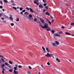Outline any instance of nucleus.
<instances>
[{
  "label": "nucleus",
  "mask_w": 74,
  "mask_h": 74,
  "mask_svg": "<svg viewBox=\"0 0 74 74\" xmlns=\"http://www.w3.org/2000/svg\"><path fill=\"white\" fill-rule=\"evenodd\" d=\"M27 17L30 21H33V18H32L33 16L32 14H30L28 16H27Z\"/></svg>",
  "instance_id": "nucleus-1"
},
{
  "label": "nucleus",
  "mask_w": 74,
  "mask_h": 74,
  "mask_svg": "<svg viewBox=\"0 0 74 74\" xmlns=\"http://www.w3.org/2000/svg\"><path fill=\"white\" fill-rule=\"evenodd\" d=\"M44 26V27L43 29H46V30H47V31H51V29H50V28L48 27V24H47Z\"/></svg>",
  "instance_id": "nucleus-2"
},
{
  "label": "nucleus",
  "mask_w": 74,
  "mask_h": 74,
  "mask_svg": "<svg viewBox=\"0 0 74 74\" xmlns=\"http://www.w3.org/2000/svg\"><path fill=\"white\" fill-rule=\"evenodd\" d=\"M45 56H47V57H52L53 58L55 59V58H54V56H53V55L52 54H49L48 53H47V54L45 55Z\"/></svg>",
  "instance_id": "nucleus-3"
},
{
  "label": "nucleus",
  "mask_w": 74,
  "mask_h": 74,
  "mask_svg": "<svg viewBox=\"0 0 74 74\" xmlns=\"http://www.w3.org/2000/svg\"><path fill=\"white\" fill-rule=\"evenodd\" d=\"M40 19L41 22H42V23L43 25H44V26L45 25H47V23L45 22L44 21V20H43V19H42L41 18H40Z\"/></svg>",
  "instance_id": "nucleus-4"
},
{
  "label": "nucleus",
  "mask_w": 74,
  "mask_h": 74,
  "mask_svg": "<svg viewBox=\"0 0 74 74\" xmlns=\"http://www.w3.org/2000/svg\"><path fill=\"white\" fill-rule=\"evenodd\" d=\"M50 44L51 45H53V46H55V47L57 46V45H56V43L51 42Z\"/></svg>",
  "instance_id": "nucleus-5"
},
{
  "label": "nucleus",
  "mask_w": 74,
  "mask_h": 74,
  "mask_svg": "<svg viewBox=\"0 0 74 74\" xmlns=\"http://www.w3.org/2000/svg\"><path fill=\"white\" fill-rule=\"evenodd\" d=\"M14 74H18V71H16L15 70H14V72H13Z\"/></svg>",
  "instance_id": "nucleus-6"
},
{
  "label": "nucleus",
  "mask_w": 74,
  "mask_h": 74,
  "mask_svg": "<svg viewBox=\"0 0 74 74\" xmlns=\"http://www.w3.org/2000/svg\"><path fill=\"white\" fill-rule=\"evenodd\" d=\"M54 36H56V37H57V36H58V37H60V35L58 34L57 33H54Z\"/></svg>",
  "instance_id": "nucleus-7"
},
{
  "label": "nucleus",
  "mask_w": 74,
  "mask_h": 74,
  "mask_svg": "<svg viewBox=\"0 0 74 74\" xmlns=\"http://www.w3.org/2000/svg\"><path fill=\"white\" fill-rule=\"evenodd\" d=\"M52 33H53V34H54V33H55V32H56V31H55V30L53 29L52 30L50 31Z\"/></svg>",
  "instance_id": "nucleus-8"
},
{
  "label": "nucleus",
  "mask_w": 74,
  "mask_h": 74,
  "mask_svg": "<svg viewBox=\"0 0 74 74\" xmlns=\"http://www.w3.org/2000/svg\"><path fill=\"white\" fill-rule=\"evenodd\" d=\"M39 25V26H41L42 29H44V26H42V24H41V23H40Z\"/></svg>",
  "instance_id": "nucleus-9"
},
{
  "label": "nucleus",
  "mask_w": 74,
  "mask_h": 74,
  "mask_svg": "<svg viewBox=\"0 0 74 74\" xmlns=\"http://www.w3.org/2000/svg\"><path fill=\"white\" fill-rule=\"evenodd\" d=\"M34 3H35V4H37V5H39V3H37V1H34Z\"/></svg>",
  "instance_id": "nucleus-10"
},
{
  "label": "nucleus",
  "mask_w": 74,
  "mask_h": 74,
  "mask_svg": "<svg viewBox=\"0 0 74 74\" xmlns=\"http://www.w3.org/2000/svg\"><path fill=\"white\" fill-rule=\"evenodd\" d=\"M29 10H30V12H32L33 13V9H32L31 8H29Z\"/></svg>",
  "instance_id": "nucleus-11"
},
{
  "label": "nucleus",
  "mask_w": 74,
  "mask_h": 74,
  "mask_svg": "<svg viewBox=\"0 0 74 74\" xmlns=\"http://www.w3.org/2000/svg\"><path fill=\"white\" fill-rule=\"evenodd\" d=\"M55 42L56 43L57 45H59V42H58L57 41H56Z\"/></svg>",
  "instance_id": "nucleus-12"
},
{
  "label": "nucleus",
  "mask_w": 74,
  "mask_h": 74,
  "mask_svg": "<svg viewBox=\"0 0 74 74\" xmlns=\"http://www.w3.org/2000/svg\"><path fill=\"white\" fill-rule=\"evenodd\" d=\"M46 14L47 15H48V16H50V14H49V13L47 12H46Z\"/></svg>",
  "instance_id": "nucleus-13"
},
{
  "label": "nucleus",
  "mask_w": 74,
  "mask_h": 74,
  "mask_svg": "<svg viewBox=\"0 0 74 74\" xmlns=\"http://www.w3.org/2000/svg\"><path fill=\"white\" fill-rule=\"evenodd\" d=\"M8 62L10 64H12V63H13V62L10 60Z\"/></svg>",
  "instance_id": "nucleus-14"
},
{
  "label": "nucleus",
  "mask_w": 74,
  "mask_h": 74,
  "mask_svg": "<svg viewBox=\"0 0 74 74\" xmlns=\"http://www.w3.org/2000/svg\"><path fill=\"white\" fill-rule=\"evenodd\" d=\"M56 60L58 62H60V60L58 58H57L56 59Z\"/></svg>",
  "instance_id": "nucleus-15"
},
{
  "label": "nucleus",
  "mask_w": 74,
  "mask_h": 74,
  "mask_svg": "<svg viewBox=\"0 0 74 74\" xmlns=\"http://www.w3.org/2000/svg\"><path fill=\"white\" fill-rule=\"evenodd\" d=\"M65 34H67V35H71L70 33L67 32H65Z\"/></svg>",
  "instance_id": "nucleus-16"
},
{
  "label": "nucleus",
  "mask_w": 74,
  "mask_h": 74,
  "mask_svg": "<svg viewBox=\"0 0 74 74\" xmlns=\"http://www.w3.org/2000/svg\"><path fill=\"white\" fill-rule=\"evenodd\" d=\"M0 66H1V67H4V66H5V65L4 64H3L2 65H0Z\"/></svg>",
  "instance_id": "nucleus-17"
},
{
  "label": "nucleus",
  "mask_w": 74,
  "mask_h": 74,
  "mask_svg": "<svg viewBox=\"0 0 74 74\" xmlns=\"http://www.w3.org/2000/svg\"><path fill=\"white\" fill-rule=\"evenodd\" d=\"M39 7L40 8H43V6L41 5H40L39 6Z\"/></svg>",
  "instance_id": "nucleus-18"
},
{
  "label": "nucleus",
  "mask_w": 74,
  "mask_h": 74,
  "mask_svg": "<svg viewBox=\"0 0 74 74\" xmlns=\"http://www.w3.org/2000/svg\"><path fill=\"white\" fill-rule=\"evenodd\" d=\"M5 65H6V66H9V64H8V63H7V62H5Z\"/></svg>",
  "instance_id": "nucleus-19"
},
{
  "label": "nucleus",
  "mask_w": 74,
  "mask_h": 74,
  "mask_svg": "<svg viewBox=\"0 0 74 74\" xmlns=\"http://www.w3.org/2000/svg\"><path fill=\"white\" fill-rule=\"evenodd\" d=\"M24 14H26L27 16V15H28L29 14V13H28L27 12H26L24 13Z\"/></svg>",
  "instance_id": "nucleus-20"
},
{
  "label": "nucleus",
  "mask_w": 74,
  "mask_h": 74,
  "mask_svg": "<svg viewBox=\"0 0 74 74\" xmlns=\"http://www.w3.org/2000/svg\"><path fill=\"white\" fill-rule=\"evenodd\" d=\"M33 12L34 13V14H35V15H37V12H36L34 11Z\"/></svg>",
  "instance_id": "nucleus-21"
},
{
  "label": "nucleus",
  "mask_w": 74,
  "mask_h": 74,
  "mask_svg": "<svg viewBox=\"0 0 74 74\" xmlns=\"http://www.w3.org/2000/svg\"><path fill=\"white\" fill-rule=\"evenodd\" d=\"M12 70H13V69H10L9 70V71H10V72H11V73H12Z\"/></svg>",
  "instance_id": "nucleus-22"
},
{
  "label": "nucleus",
  "mask_w": 74,
  "mask_h": 74,
  "mask_svg": "<svg viewBox=\"0 0 74 74\" xmlns=\"http://www.w3.org/2000/svg\"><path fill=\"white\" fill-rule=\"evenodd\" d=\"M1 61H2V62H5L4 61V59H3V58H1Z\"/></svg>",
  "instance_id": "nucleus-23"
},
{
  "label": "nucleus",
  "mask_w": 74,
  "mask_h": 74,
  "mask_svg": "<svg viewBox=\"0 0 74 74\" xmlns=\"http://www.w3.org/2000/svg\"><path fill=\"white\" fill-rule=\"evenodd\" d=\"M18 67L19 69H21V68H22V66H21V65H18Z\"/></svg>",
  "instance_id": "nucleus-24"
},
{
  "label": "nucleus",
  "mask_w": 74,
  "mask_h": 74,
  "mask_svg": "<svg viewBox=\"0 0 74 74\" xmlns=\"http://www.w3.org/2000/svg\"><path fill=\"white\" fill-rule=\"evenodd\" d=\"M10 20H11L12 21H13V18H12V17H10Z\"/></svg>",
  "instance_id": "nucleus-25"
},
{
  "label": "nucleus",
  "mask_w": 74,
  "mask_h": 74,
  "mask_svg": "<svg viewBox=\"0 0 74 74\" xmlns=\"http://www.w3.org/2000/svg\"><path fill=\"white\" fill-rule=\"evenodd\" d=\"M42 49H43L44 51H45V48H44V47H42Z\"/></svg>",
  "instance_id": "nucleus-26"
},
{
  "label": "nucleus",
  "mask_w": 74,
  "mask_h": 74,
  "mask_svg": "<svg viewBox=\"0 0 74 74\" xmlns=\"http://www.w3.org/2000/svg\"><path fill=\"white\" fill-rule=\"evenodd\" d=\"M10 25L12 26H13L14 25V23H11Z\"/></svg>",
  "instance_id": "nucleus-27"
},
{
  "label": "nucleus",
  "mask_w": 74,
  "mask_h": 74,
  "mask_svg": "<svg viewBox=\"0 0 74 74\" xmlns=\"http://www.w3.org/2000/svg\"><path fill=\"white\" fill-rule=\"evenodd\" d=\"M46 51H47V52H49V50H48V49L47 48H46Z\"/></svg>",
  "instance_id": "nucleus-28"
},
{
  "label": "nucleus",
  "mask_w": 74,
  "mask_h": 74,
  "mask_svg": "<svg viewBox=\"0 0 74 74\" xmlns=\"http://www.w3.org/2000/svg\"><path fill=\"white\" fill-rule=\"evenodd\" d=\"M19 18H16V21H17V22H19Z\"/></svg>",
  "instance_id": "nucleus-29"
},
{
  "label": "nucleus",
  "mask_w": 74,
  "mask_h": 74,
  "mask_svg": "<svg viewBox=\"0 0 74 74\" xmlns=\"http://www.w3.org/2000/svg\"><path fill=\"white\" fill-rule=\"evenodd\" d=\"M45 8L46 10H48V6H46Z\"/></svg>",
  "instance_id": "nucleus-30"
},
{
  "label": "nucleus",
  "mask_w": 74,
  "mask_h": 74,
  "mask_svg": "<svg viewBox=\"0 0 74 74\" xmlns=\"http://www.w3.org/2000/svg\"><path fill=\"white\" fill-rule=\"evenodd\" d=\"M17 69V67H14V70H16V69Z\"/></svg>",
  "instance_id": "nucleus-31"
},
{
  "label": "nucleus",
  "mask_w": 74,
  "mask_h": 74,
  "mask_svg": "<svg viewBox=\"0 0 74 74\" xmlns=\"http://www.w3.org/2000/svg\"><path fill=\"white\" fill-rule=\"evenodd\" d=\"M22 10H23V8H22V7L20 8V11H22Z\"/></svg>",
  "instance_id": "nucleus-32"
},
{
  "label": "nucleus",
  "mask_w": 74,
  "mask_h": 74,
  "mask_svg": "<svg viewBox=\"0 0 74 74\" xmlns=\"http://www.w3.org/2000/svg\"><path fill=\"white\" fill-rule=\"evenodd\" d=\"M3 1H4V2H5V3H8V2L6 1V0H4Z\"/></svg>",
  "instance_id": "nucleus-33"
},
{
  "label": "nucleus",
  "mask_w": 74,
  "mask_h": 74,
  "mask_svg": "<svg viewBox=\"0 0 74 74\" xmlns=\"http://www.w3.org/2000/svg\"><path fill=\"white\" fill-rule=\"evenodd\" d=\"M34 21H35V22H37V19L34 18Z\"/></svg>",
  "instance_id": "nucleus-34"
},
{
  "label": "nucleus",
  "mask_w": 74,
  "mask_h": 74,
  "mask_svg": "<svg viewBox=\"0 0 74 74\" xmlns=\"http://www.w3.org/2000/svg\"><path fill=\"white\" fill-rule=\"evenodd\" d=\"M47 65L48 66H49V65H50V63H49V62H48L47 63Z\"/></svg>",
  "instance_id": "nucleus-35"
},
{
  "label": "nucleus",
  "mask_w": 74,
  "mask_h": 74,
  "mask_svg": "<svg viewBox=\"0 0 74 74\" xmlns=\"http://www.w3.org/2000/svg\"><path fill=\"white\" fill-rule=\"evenodd\" d=\"M43 2L44 3H46V0H42Z\"/></svg>",
  "instance_id": "nucleus-36"
},
{
  "label": "nucleus",
  "mask_w": 74,
  "mask_h": 74,
  "mask_svg": "<svg viewBox=\"0 0 74 74\" xmlns=\"http://www.w3.org/2000/svg\"><path fill=\"white\" fill-rule=\"evenodd\" d=\"M13 8H14V10H16V9H17V8H15V7H13Z\"/></svg>",
  "instance_id": "nucleus-37"
},
{
  "label": "nucleus",
  "mask_w": 74,
  "mask_h": 74,
  "mask_svg": "<svg viewBox=\"0 0 74 74\" xmlns=\"http://www.w3.org/2000/svg\"><path fill=\"white\" fill-rule=\"evenodd\" d=\"M28 67L29 68V69H30V70H31L32 69V67H31V66H29Z\"/></svg>",
  "instance_id": "nucleus-38"
},
{
  "label": "nucleus",
  "mask_w": 74,
  "mask_h": 74,
  "mask_svg": "<svg viewBox=\"0 0 74 74\" xmlns=\"http://www.w3.org/2000/svg\"><path fill=\"white\" fill-rule=\"evenodd\" d=\"M0 4H1V5H3V2H2V1H1L0 2Z\"/></svg>",
  "instance_id": "nucleus-39"
},
{
  "label": "nucleus",
  "mask_w": 74,
  "mask_h": 74,
  "mask_svg": "<svg viewBox=\"0 0 74 74\" xmlns=\"http://www.w3.org/2000/svg\"><path fill=\"white\" fill-rule=\"evenodd\" d=\"M71 25L72 26H73V25H74V23H72L71 24Z\"/></svg>",
  "instance_id": "nucleus-40"
},
{
  "label": "nucleus",
  "mask_w": 74,
  "mask_h": 74,
  "mask_svg": "<svg viewBox=\"0 0 74 74\" xmlns=\"http://www.w3.org/2000/svg\"><path fill=\"white\" fill-rule=\"evenodd\" d=\"M41 67H42V68H43V69H45V67H44V66H43L42 65H41Z\"/></svg>",
  "instance_id": "nucleus-41"
},
{
  "label": "nucleus",
  "mask_w": 74,
  "mask_h": 74,
  "mask_svg": "<svg viewBox=\"0 0 74 74\" xmlns=\"http://www.w3.org/2000/svg\"><path fill=\"white\" fill-rule=\"evenodd\" d=\"M46 21H47V22H48L49 21V20H48V19L47 18H46Z\"/></svg>",
  "instance_id": "nucleus-42"
},
{
  "label": "nucleus",
  "mask_w": 74,
  "mask_h": 74,
  "mask_svg": "<svg viewBox=\"0 0 74 74\" xmlns=\"http://www.w3.org/2000/svg\"><path fill=\"white\" fill-rule=\"evenodd\" d=\"M62 33H63V32H62V31H61L60 32H59L58 34H62Z\"/></svg>",
  "instance_id": "nucleus-43"
},
{
  "label": "nucleus",
  "mask_w": 74,
  "mask_h": 74,
  "mask_svg": "<svg viewBox=\"0 0 74 74\" xmlns=\"http://www.w3.org/2000/svg\"><path fill=\"white\" fill-rule=\"evenodd\" d=\"M26 11V10H23L22 11V12H25Z\"/></svg>",
  "instance_id": "nucleus-44"
},
{
  "label": "nucleus",
  "mask_w": 74,
  "mask_h": 74,
  "mask_svg": "<svg viewBox=\"0 0 74 74\" xmlns=\"http://www.w3.org/2000/svg\"><path fill=\"white\" fill-rule=\"evenodd\" d=\"M54 22V20H51V23H53Z\"/></svg>",
  "instance_id": "nucleus-45"
},
{
  "label": "nucleus",
  "mask_w": 74,
  "mask_h": 74,
  "mask_svg": "<svg viewBox=\"0 0 74 74\" xmlns=\"http://www.w3.org/2000/svg\"><path fill=\"white\" fill-rule=\"evenodd\" d=\"M44 6H46V5H47V3H44Z\"/></svg>",
  "instance_id": "nucleus-46"
},
{
  "label": "nucleus",
  "mask_w": 74,
  "mask_h": 74,
  "mask_svg": "<svg viewBox=\"0 0 74 74\" xmlns=\"http://www.w3.org/2000/svg\"><path fill=\"white\" fill-rule=\"evenodd\" d=\"M3 6H0V8L2 9L3 8Z\"/></svg>",
  "instance_id": "nucleus-47"
},
{
  "label": "nucleus",
  "mask_w": 74,
  "mask_h": 74,
  "mask_svg": "<svg viewBox=\"0 0 74 74\" xmlns=\"http://www.w3.org/2000/svg\"><path fill=\"white\" fill-rule=\"evenodd\" d=\"M48 22L49 23V24H50V25H51V21H49Z\"/></svg>",
  "instance_id": "nucleus-48"
},
{
  "label": "nucleus",
  "mask_w": 74,
  "mask_h": 74,
  "mask_svg": "<svg viewBox=\"0 0 74 74\" xmlns=\"http://www.w3.org/2000/svg\"><path fill=\"white\" fill-rule=\"evenodd\" d=\"M3 16V14L2 13L0 14V16Z\"/></svg>",
  "instance_id": "nucleus-49"
},
{
  "label": "nucleus",
  "mask_w": 74,
  "mask_h": 74,
  "mask_svg": "<svg viewBox=\"0 0 74 74\" xmlns=\"http://www.w3.org/2000/svg\"><path fill=\"white\" fill-rule=\"evenodd\" d=\"M61 28H62V29H64V27L63 26H62L61 27Z\"/></svg>",
  "instance_id": "nucleus-50"
},
{
  "label": "nucleus",
  "mask_w": 74,
  "mask_h": 74,
  "mask_svg": "<svg viewBox=\"0 0 74 74\" xmlns=\"http://www.w3.org/2000/svg\"><path fill=\"white\" fill-rule=\"evenodd\" d=\"M20 13L21 14V15H23V12H20Z\"/></svg>",
  "instance_id": "nucleus-51"
},
{
  "label": "nucleus",
  "mask_w": 74,
  "mask_h": 74,
  "mask_svg": "<svg viewBox=\"0 0 74 74\" xmlns=\"http://www.w3.org/2000/svg\"><path fill=\"white\" fill-rule=\"evenodd\" d=\"M1 62H2V61L0 60V63H1V64H2V63H1Z\"/></svg>",
  "instance_id": "nucleus-52"
},
{
  "label": "nucleus",
  "mask_w": 74,
  "mask_h": 74,
  "mask_svg": "<svg viewBox=\"0 0 74 74\" xmlns=\"http://www.w3.org/2000/svg\"><path fill=\"white\" fill-rule=\"evenodd\" d=\"M34 0V1H37L38 2V3L39 2L38 0Z\"/></svg>",
  "instance_id": "nucleus-53"
},
{
  "label": "nucleus",
  "mask_w": 74,
  "mask_h": 74,
  "mask_svg": "<svg viewBox=\"0 0 74 74\" xmlns=\"http://www.w3.org/2000/svg\"><path fill=\"white\" fill-rule=\"evenodd\" d=\"M8 67H9V68H11V66H10V65H9V66Z\"/></svg>",
  "instance_id": "nucleus-54"
},
{
  "label": "nucleus",
  "mask_w": 74,
  "mask_h": 74,
  "mask_svg": "<svg viewBox=\"0 0 74 74\" xmlns=\"http://www.w3.org/2000/svg\"><path fill=\"white\" fill-rule=\"evenodd\" d=\"M26 9L27 10H29V8H26Z\"/></svg>",
  "instance_id": "nucleus-55"
},
{
  "label": "nucleus",
  "mask_w": 74,
  "mask_h": 74,
  "mask_svg": "<svg viewBox=\"0 0 74 74\" xmlns=\"http://www.w3.org/2000/svg\"><path fill=\"white\" fill-rule=\"evenodd\" d=\"M1 57L2 58H4V56H1Z\"/></svg>",
  "instance_id": "nucleus-56"
},
{
  "label": "nucleus",
  "mask_w": 74,
  "mask_h": 74,
  "mask_svg": "<svg viewBox=\"0 0 74 74\" xmlns=\"http://www.w3.org/2000/svg\"><path fill=\"white\" fill-rule=\"evenodd\" d=\"M2 73H3V74H4V71H2Z\"/></svg>",
  "instance_id": "nucleus-57"
},
{
  "label": "nucleus",
  "mask_w": 74,
  "mask_h": 74,
  "mask_svg": "<svg viewBox=\"0 0 74 74\" xmlns=\"http://www.w3.org/2000/svg\"><path fill=\"white\" fill-rule=\"evenodd\" d=\"M3 21L4 23H5V22H6V21H4L3 20Z\"/></svg>",
  "instance_id": "nucleus-58"
},
{
  "label": "nucleus",
  "mask_w": 74,
  "mask_h": 74,
  "mask_svg": "<svg viewBox=\"0 0 74 74\" xmlns=\"http://www.w3.org/2000/svg\"><path fill=\"white\" fill-rule=\"evenodd\" d=\"M46 11V10H45V9H44L43 10V12H45Z\"/></svg>",
  "instance_id": "nucleus-59"
},
{
  "label": "nucleus",
  "mask_w": 74,
  "mask_h": 74,
  "mask_svg": "<svg viewBox=\"0 0 74 74\" xmlns=\"http://www.w3.org/2000/svg\"><path fill=\"white\" fill-rule=\"evenodd\" d=\"M12 5L15 6V3H13Z\"/></svg>",
  "instance_id": "nucleus-60"
},
{
  "label": "nucleus",
  "mask_w": 74,
  "mask_h": 74,
  "mask_svg": "<svg viewBox=\"0 0 74 74\" xmlns=\"http://www.w3.org/2000/svg\"><path fill=\"white\" fill-rule=\"evenodd\" d=\"M2 10L3 11H5V10H4V9H2Z\"/></svg>",
  "instance_id": "nucleus-61"
},
{
  "label": "nucleus",
  "mask_w": 74,
  "mask_h": 74,
  "mask_svg": "<svg viewBox=\"0 0 74 74\" xmlns=\"http://www.w3.org/2000/svg\"><path fill=\"white\" fill-rule=\"evenodd\" d=\"M1 19H2L3 20H4V18H1Z\"/></svg>",
  "instance_id": "nucleus-62"
},
{
  "label": "nucleus",
  "mask_w": 74,
  "mask_h": 74,
  "mask_svg": "<svg viewBox=\"0 0 74 74\" xmlns=\"http://www.w3.org/2000/svg\"><path fill=\"white\" fill-rule=\"evenodd\" d=\"M50 16L51 18H52V19H53V17H52V16L51 15Z\"/></svg>",
  "instance_id": "nucleus-63"
},
{
  "label": "nucleus",
  "mask_w": 74,
  "mask_h": 74,
  "mask_svg": "<svg viewBox=\"0 0 74 74\" xmlns=\"http://www.w3.org/2000/svg\"><path fill=\"white\" fill-rule=\"evenodd\" d=\"M71 35L72 36H73V37H74V34H71Z\"/></svg>",
  "instance_id": "nucleus-64"
}]
</instances>
